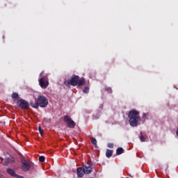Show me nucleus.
<instances>
[{"label":"nucleus","mask_w":178,"mask_h":178,"mask_svg":"<svg viewBox=\"0 0 178 178\" xmlns=\"http://www.w3.org/2000/svg\"><path fill=\"white\" fill-rule=\"evenodd\" d=\"M128 118L129 119V124L132 127H137L138 126V122L141 120V117H140V112L134 109L129 111Z\"/></svg>","instance_id":"f257e3e1"},{"label":"nucleus","mask_w":178,"mask_h":178,"mask_svg":"<svg viewBox=\"0 0 178 178\" xmlns=\"http://www.w3.org/2000/svg\"><path fill=\"white\" fill-rule=\"evenodd\" d=\"M30 105L32 108H35V109H38L39 106L40 108H47L48 106V99L44 95H40L35 102H30Z\"/></svg>","instance_id":"f03ea898"},{"label":"nucleus","mask_w":178,"mask_h":178,"mask_svg":"<svg viewBox=\"0 0 178 178\" xmlns=\"http://www.w3.org/2000/svg\"><path fill=\"white\" fill-rule=\"evenodd\" d=\"M67 83V84L73 86V87H76V86H78V87H81V86H84V84H86V80L84 78L80 79L79 75H72L70 80Z\"/></svg>","instance_id":"7ed1b4c3"},{"label":"nucleus","mask_w":178,"mask_h":178,"mask_svg":"<svg viewBox=\"0 0 178 178\" xmlns=\"http://www.w3.org/2000/svg\"><path fill=\"white\" fill-rule=\"evenodd\" d=\"M42 74H44V71H42L40 74L41 78L38 79L39 85L41 88H48V86H49V81H48V78L47 76H42Z\"/></svg>","instance_id":"20e7f679"},{"label":"nucleus","mask_w":178,"mask_h":178,"mask_svg":"<svg viewBox=\"0 0 178 178\" xmlns=\"http://www.w3.org/2000/svg\"><path fill=\"white\" fill-rule=\"evenodd\" d=\"M64 122L70 129H74L76 127V123L72 120V118L69 115L64 116Z\"/></svg>","instance_id":"39448f33"},{"label":"nucleus","mask_w":178,"mask_h":178,"mask_svg":"<svg viewBox=\"0 0 178 178\" xmlns=\"http://www.w3.org/2000/svg\"><path fill=\"white\" fill-rule=\"evenodd\" d=\"M18 106L21 109H29V107L30 106V104H29V102L21 99L18 101Z\"/></svg>","instance_id":"423d86ee"},{"label":"nucleus","mask_w":178,"mask_h":178,"mask_svg":"<svg viewBox=\"0 0 178 178\" xmlns=\"http://www.w3.org/2000/svg\"><path fill=\"white\" fill-rule=\"evenodd\" d=\"M21 163H22V170L23 172H29V170L31 168V165L25 159H22Z\"/></svg>","instance_id":"0eeeda50"},{"label":"nucleus","mask_w":178,"mask_h":178,"mask_svg":"<svg viewBox=\"0 0 178 178\" xmlns=\"http://www.w3.org/2000/svg\"><path fill=\"white\" fill-rule=\"evenodd\" d=\"M15 162V158H7L5 160L2 159V163L3 166H8L9 163H13Z\"/></svg>","instance_id":"6e6552de"},{"label":"nucleus","mask_w":178,"mask_h":178,"mask_svg":"<svg viewBox=\"0 0 178 178\" xmlns=\"http://www.w3.org/2000/svg\"><path fill=\"white\" fill-rule=\"evenodd\" d=\"M78 177H83L84 175H86V171L84 170V168L79 167L76 170Z\"/></svg>","instance_id":"1a4fd4ad"},{"label":"nucleus","mask_w":178,"mask_h":178,"mask_svg":"<svg viewBox=\"0 0 178 178\" xmlns=\"http://www.w3.org/2000/svg\"><path fill=\"white\" fill-rule=\"evenodd\" d=\"M84 170L86 175H90V173L92 172V165L87 164L86 165H85Z\"/></svg>","instance_id":"9d476101"},{"label":"nucleus","mask_w":178,"mask_h":178,"mask_svg":"<svg viewBox=\"0 0 178 178\" xmlns=\"http://www.w3.org/2000/svg\"><path fill=\"white\" fill-rule=\"evenodd\" d=\"M7 173H8L11 177H15L17 175L16 172H15V170H13L12 168H8Z\"/></svg>","instance_id":"9b49d317"},{"label":"nucleus","mask_w":178,"mask_h":178,"mask_svg":"<svg viewBox=\"0 0 178 178\" xmlns=\"http://www.w3.org/2000/svg\"><path fill=\"white\" fill-rule=\"evenodd\" d=\"M112 155H113V150H111L109 149H107L106 151V156L107 158H111V156H112Z\"/></svg>","instance_id":"f8f14e48"},{"label":"nucleus","mask_w":178,"mask_h":178,"mask_svg":"<svg viewBox=\"0 0 178 178\" xmlns=\"http://www.w3.org/2000/svg\"><path fill=\"white\" fill-rule=\"evenodd\" d=\"M124 153V149H123V147H118L116 149V154L117 155H122V154Z\"/></svg>","instance_id":"ddd939ff"},{"label":"nucleus","mask_w":178,"mask_h":178,"mask_svg":"<svg viewBox=\"0 0 178 178\" xmlns=\"http://www.w3.org/2000/svg\"><path fill=\"white\" fill-rule=\"evenodd\" d=\"M92 144L95 145V147H97V139L94 137L91 138L90 139Z\"/></svg>","instance_id":"4468645a"},{"label":"nucleus","mask_w":178,"mask_h":178,"mask_svg":"<svg viewBox=\"0 0 178 178\" xmlns=\"http://www.w3.org/2000/svg\"><path fill=\"white\" fill-rule=\"evenodd\" d=\"M12 98H13V99H19V94H17L16 92H13L12 94Z\"/></svg>","instance_id":"2eb2a0df"},{"label":"nucleus","mask_w":178,"mask_h":178,"mask_svg":"<svg viewBox=\"0 0 178 178\" xmlns=\"http://www.w3.org/2000/svg\"><path fill=\"white\" fill-rule=\"evenodd\" d=\"M83 92H84V94H88V92H90V88L86 86L83 90Z\"/></svg>","instance_id":"dca6fc26"},{"label":"nucleus","mask_w":178,"mask_h":178,"mask_svg":"<svg viewBox=\"0 0 178 178\" xmlns=\"http://www.w3.org/2000/svg\"><path fill=\"white\" fill-rule=\"evenodd\" d=\"M39 162H45V156H39Z\"/></svg>","instance_id":"f3484780"},{"label":"nucleus","mask_w":178,"mask_h":178,"mask_svg":"<svg viewBox=\"0 0 178 178\" xmlns=\"http://www.w3.org/2000/svg\"><path fill=\"white\" fill-rule=\"evenodd\" d=\"M38 131H39V133L40 134V135L42 136H44V131L42 130V128H41V127H38Z\"/></svg>","instance_id":"a211bd4d"},{"label":"nucleus","mask_w":178,"mask_h":178,"mask_svg":"<svg viewBox=\"0 0 178 178\" xmlns=\"http://www.w3.org/2000/svg\"><path fill=\"white\" fill-rule=\"evenodd\" d=\"M105 90L107 91L108 94H112V88L107 87V88H105Z\"/></svg>","instance_id":"6ab92c4d"},{"label":"nucleus","mask_w":178,"mask_h":178,"mask_svg":"<svg viewBox=\"0 0 178 178\" xmlns=\"http://www.w3.org/2000/svg\"><path fill=\"white\" fill-rule=\"evenodd\" d=\"M140 140L142 143H145V138L143 136H140Z\"/></svg>","instance_id":"aec40b11"},{"label":"nucleus","mask_w":178,"mask_h":178,"mask_svg":"<svg viewBox=\"0 0 178 178\" xmlns=\"http://www.w3.org/2000/svg\"><path fill=\"white\" fill-rule=\"evenodd\" d=\"M107 147L108 148H113V143H108Z\"/></svg>","instance_id":"412c9836"},{"label":"nucleus","mask_w":178,"mask_h":178,"mask_svg":"<svg viewBox=\"0 0 178 178\" xmlns=\"http://www.w3.org/2000/svg\"><path fill=\"white\" fill-rule=\"evenodd\" d=\"M15 177H17V178H24L23 176L19 175H17V174H16V175H15Z\"/></svg>","instance_id":"4be33fe9"},{"label":"nucleus","mask_w":178,"mask_h":178,"mask_svg":"<svg viewBox=\"0 0 178 178\" xmlns=\"http://www.w3.org/2000/svg\"><path fill=\"white\" fill-rule=\"evenodd\" d=\"M146 116H147V114L143 113V118H146Z\"/></svg>","instance_id":"5701e85b"},{"label":"nucleus","mask_w":178,"mask_h":178,"mask_svg":"<svg viewBox=\"0 0 178 178\" xmlns=\"http://www.w3.org/2000/svg\"><path fill=\"white\" fill-rule=\"evenodd\" d=\"M3 177V175H2L1 173H0V178Z\"/></svg>","instance_id":"b1692460"}]
</instances>
